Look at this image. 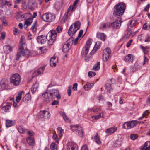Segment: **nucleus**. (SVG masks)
I'll list each match as a JSON object with an SVG mask.
<instances>
[{
  "mask_svg": "<svg viewBox=\"0 0 150 150\" xmlns=\"http://www.w3.org/2000/svg\"><path fill=\"white\" fill-rule=\"evenodd\" d=\"M126 7L125 4L124 2L119 3L114 7L113 14L114 16L118 17L122 16Z\"/></svg>",
  "mask_w": 150,
  "mask_h": 150,
  "instance_id": "f257e3e1",
  "label": "nucleus"
},
{
  "mask_svg": "<svg viewBox=\"0 0 150 150\" xmlns=\"http://www.w3.org/2000/svg\"><path fill=\"white\" fill-rule=\"evenodd\" d=\"M80 22L78 21L73 23L70 27L68 30V33L70 36H72L80 28Z\"/></svg>",
  "mask_w": 150,
  "mask_h": 150,
  "instance_id": "f03ea898",
  "label": "nucleus"
},
{
  "mask_svg": "<svg viewBox=\"0 0 150 150\" xmlns=\"http://www.w3.org/2000/svg\"><path fill=\"white\" fill-rule=\"evenodd\" d=\"M32 52L33 51L31 52L27 49H25L23 51L21 50L20 52H18L16 55V60H18L24 56L27 58L30 56H33L34 55L33 54Z\"/></svg>",
  "mask_w": 150,
  "mask_h": 150,
  "instance_id": "7ed1b4c3",
  "label": "nucleus"
},
{
  "mask_svg": "<svg viewBox=\"0 0 150 150\" xmlns=\"http://www.w3.org/2000/svg\"><path fill=\"white\" fill-rule=\"evenodd\" d=\"M142 121H138L136 120H132L126 122L123 124V128L125 129H129L133 128L137 126L138 123H143Z\"/></svg>",
  "mask_w": 150,
  "mask_h": 150,
  "instance_id": "20e7f679",
  "label": "nucleus"
},
{
  "mask_svg": "<svg viewBox=\"0 0 150 150\" xmlns=\"http://www.w3.org/2000/svg\"><path fill=\"white\" fill-rule=\"evenodd\" d=\"M57 32L55 30H50L46 35L48 44L49 45H52L54 43L57 37Z\"/></svg>",
  "mask_w": 150,
  "mask_h": 150,
  "instance_id": "39448f33",
  "label": "nucleus"
},
{
  "mask_svg": "<svg viewBox=\"0 0 150 150\" xmlns=\"http://www.w3.org/2000/svg\"><path fill=\"white\" fill-rule=\"evenodd\" d=\"M21 81V76L19 74L16 73L11 75L10 83L11 84L18 86L19 85Z\"/></svg>",
  "mask_w": 150,
  "mask_h": 150,
  "instance_id": "423d86ee",
  "label": "nucleus"
},
{
  "mask_svg": "<svg viewBox=\"0 0 150 150\" xmlns=\"http://www.w3.org/2000/svg\"><path fill=\"white\" fill-rule=\"evenodd\" d=\"M55 19V16L52 14L46 12L42 15V19L46 22H51L54 21Z\"/></svg>",
  "mask_w": 150,
  "mask_h": 150,
  "instance_id": "0eeeda50",
  "label": "nucleus"
},
{
  "mask_svg": "<svg viewBox=\"0 0 150 150\" xmlns=\"http://www.w3.org/2000/svg\"><path fill=\"white\" fill-rule=\"evenodd\" d=\"M50 116V114L48 111L46 110H41L38 114V117L39 119H45L49 118Z\"/></svg>",
  "mask_w": 150,
  "mask_h": 150,
  "instance_id": "6e6552de",
  "label": "nucleus"
},
{
  "mask_svg": "<svg viewBox=\"0 0 150 150\" xmlns=\"http://www.w3.org/2000/svg\"><path fill=\"white\" fill-rule=\"evenodd\" d=\"M71 43L72 40L71 39H69L66 41V43L63 45V47L62 51L63 52L65 53L69 51L71 48Z\"/></svg>",
  "mask_w": 150,
  "mask_h": 150,
  "instance_id": "1a4fd4ad",
  "label": "nucleus"
},
{
  "mask_svg": "<svg viewBox=\"0 0 150 150\" xmlns=\"http://www.w3.org/2000/svg\"><path fill=\"white\" fill-rule=\"evenodd\" d=\"M8 80L6 79H3L0 82V86L3 89H7L8 88L9 86Z\"/></svg>",
  "mask_w": 150,
  "mask_h": 150,
  "instance_id": "9d476101",
  "label": "nucleus"
},
{
  "mask_svg": "<svg viewBox=\"0 0 150 150\" xmlns=\"http://www.w3.org/2000/svg\"><path fill=\"white\" fill-rule=\"evenodd\" d=\"M50 93L52 99L53 97L55 96H56L57 99L58 100H59L61 99V96L58 90L53 89Z\"/></svg>",
  "mask_w": 150,
  "mask_h": 150,
  "instance_id": "9b49d317",
  "label": "nucleus"
},
{
  "mask_svg": "<svg viewBox=\"0 0 150 150\" xmlns=\"http://www.w3.org/2000/svg\"><path fill=\"white\" fill-rule=\"evenodd\" d=\"M42 96L44 98V101L46 103H48L49 102L52 100V96H51L50 92L48 91L45 92L43 95Z\"/></svg>",
  "mask_w": 150,
  "mask_h": 150,
  "instance_id": "f8f14e48",
  "label": "nucleus"
},
{
  "mask_svg": "<svg viewBox=\"0 0 150 150\" xmlns=\"http://www.w3.org/2000/svg\"><path fill=\"white\" fill-rule=\"evenodd\" d=\"M67 150H78L77 145L73 142H69L67 144Z\"/></svg>",
  "mask_w": 150,
  "mask_h": 150,
  "instance_id": "ddd939ff",
  "label": "nucleus"
},
{
  "mask_svg": "<svg viewBox=\"0 0 150 150\" xmlns=\"http://www.w3.org/2000/svg\"><path fill=\"white\" fill-rule=\"evenodd\" d=\"M134 58V57L133 54H128L125 56L124 60L126 63H132Z\"/></svg>",
  "mask_w": 150,
  "mask_h": 150,
  "instance_id": "4468645a",
  "label": "nucleus"
},
{
  "mask_svg": "<svg viewBox=\"0 0 150 150\" xmlns=\"http://www.w3.org/2000/svg\"><path fill=\"white\" fill-rule=\"evenodd\" d=\"M63 0H57L54 4V7L57 10H60L63 4Z\"/></svg>",
  "mask_w": 150,
  "mask_h": 150,
  "instance_id": "2eb2a0df",
  "label": "nucleus"
},
{
  "mask_svg": "<svg viewBox=\"0 0 150 150\" xmlns=\"http://www.w3.org/2000/svg\"><path fill=\"white\" fill-rule=\"evenodd\" d=\"M121 23L120 20H116L112 23H110V27L112 26L115 28L119 29L121 25Z\"/></svg>",
  "mask_w": 150,
  "mask_h": 150,
  "instance_id": "dca6fc26",
  "label": "nucleus"
},
{
  "mask_svg": "<svg viewBox=\"0 0 150 150\" xmlns=\"http://www.w3.org/2000/svg\"><path fill=\"white\" fill-rule=\"evenodd\" d=\"M47 36L43 35L39 36L37 38L38 42L41 44H45L47 41Z\"/></svg>",
  "mask_w": 150,
  "mask_h": 150,
  "instance_id": "f3484780",
  "label": "nucleus"
},
{
  "mask_svg": "<svg viewBox=\"0 0 150 150\" xmlns=\"http://www.w3.org/2000/svg\"><path fill=\"white\" fill-rule=\"evenodd\" d=\"M58 62V59L55 56L51 58L50 60V64L52 67H55Z\"/></svg>",
  "mask_w": 150,
  "mask_h": 150,
  "instance_id": "a211bd4d",
  "label": "nucleus"
},
{
  "mask_svg": "<svg viewBox=\"0 0 150 150\" xmlns=\"http://www.w3.org/2000/svg\"><path fill=\"white\" fill-rule=\"evenodd\" d=\"M117 130L116 127H112L108 128L105 131V133L108 135L111 134Z\"/></svg>",
  "mask_w": 150,
  "mask_h": 150,
  "instance_id": "6ab92c4d",
  "label": "nucleus"
},
{
  "mask_svg": "<svg viewBox=\"0 0 150 150\" xmlns=\"http://www.w3.org/2000/svg\"><path fill=\"white\" fill-rule=\"evenodd\" d=\"M27 143L30 146H33L35 143L34 138L32 137L29 136L26 139Z\"/></svg>",
  "mask_w": 150,
  "mask_h": 150,
  "instance_id": "aec40b11",
  "label": "nucleus"
},
{
  "mask_svg": "<svg viewBox=\"0 0 150 150\" xmlns=\"http://www.w3.org/2000/svg\"><path fill=\"white\" fill-rule=\"evenodd\" d=\"M13 48V47L9 45H5L4 47V52L6 54H8L12 52Z\"/></svg>",
  "mask_w": 150,
  "mask_h": 150,
  "instance_id": "412c9836",
  "label": "nucleus"
},
{
  "mask_svg": "<svg viewBox=\"0 0 150 150\" xmlns=\"http://www.w3.org/2000/svg\"><path fill=\"white\" fill-rule=\"evenodd\" d=\"M109 27H110V23L109 22L102 23L99 25V29L102 30H103L104 29L108 28Z\"/></svg>",
  "mask_w": 150,
  "mask_h": 150,
  "instance_id": "4be33fe9",
  "label": "nucleus"
},
{
  "mask_svg": "<svg viewBox=\"0 0 150 150\" xmlns=\"http://www.w3.org/2000/svg\"><path fill=\"white\" fill-rule=\"evenodd\" d=\"M26 46L25 44L23 41V40L21 38L20 42L18 52H20L21 50L23 51L25 50V48L26 47Z\"/></svg>",
  "mask_w": 150,
  "mask_h": 150,
  "instance_id": "5701e85b",
  "label": "nucleus"
},
{
  "mask_svg": "<svg viewBox=\"0 0 150 150\" xmlns=\"http://www.w3.org/2000/svg\"><path fill=\"white\" fill-rule=\"evenodd\" d=\"M45 68V67H43L38 69L36 71L33 72V76L34 77L36 75L42 74Z\"/></svg>",
  "mask_w": 150,
  "mask_h": 150,
  "instance_id": "b1692460",
  "label": "nucleus"
},
{
  "mask_svg": "<svg viewBox=\"0 0 150 150\" xmlns=\"http://www.w3.org/2000/svg\"><path fill=\"white\" fill-rule=\"evenodd\" d=\"M92 139H94L95 142L98 144H100L101 143V142L100 140L98 133H96L94 136H93L91 138Z\"/></svg>",
  "mask_w": 150,
  "mask_h": 150,
  "instance_id": "393cba45",
  "label": "nucleus"
},
{
  "mask_svg": "<svg viewBox=\"0 0 150 150\" xmlns=\"http://www.w3.org/2000/svg\"><path fill=\"white\" fill-rule=\"evenodd\" d=\"M39 87V83L37 81H36L32 86L31 88V91L33 94L35 93L37 89Z\"/></svg>",
  "mask_w": 150,
  "mask_h": 150,
  "instance_id": "a878e982",
  "label": "nucleus"
},
{
  "mask_svg": "<svg viewBox=\"0 0 150 150\" xmlns=\"http://www.w3.org/2000/svg\"><path fill=\"white\" fill-rule=\"evenodd\" d=\"M89 47H83L81 53L83 57H85L87 55L89 52Z\"/></svg>",
  "mask_w": 150,
  "mask_h": 150,
  "instance_id": "bb28decb",
  "label": "nucleus"
},
{
  "mask_svg": "<svg viewBox=\"0 0 150 150\" xmlns=\"http://www.w3.org/2000/svg\"><path fill=\"white\" fill-rule=\"evenodd\" d=\"M97 37L101 40L104 41L106 39V35L103 33H97Z\"/></svg>",
  "mask_w": 150,
  "mask_h": 150,
  "instance_id": "cd10ccee",
  "label": "nucleus"
},
{
  "mask_svg": "<svg viewBox=\"0 0 150 150\" xmlns=\"http://www.w3.org/2000/svg\"><path fill=\"white\" fill-rule=\"evenodd\" d=\"M60 115L62 116L64 121L67 122H70V120L69 118L67 117L65 113L62 111H60L59 112Z\"/></svg>",
  "mask_w": 150,
  "mask_h": 150,
  "instance_id": "c85d7f7f",
  "label": "nucleus"
},
{
  "mask_svg": "<svg viewBox=\"0 0 150 150\" xmlns=\"http://www.w3.org/2000/svg\"><path fill=\"white\" fill-rule=\"evenodd\" d=\"M141 150H150V142H146Z\"/></svg>",
  "mask_w": 150,
  "mask_h": 150,
  "instance_id": "c756f323",
  "label": "nucleus"
},
{
  "mask_svg": "<svg viewBox=\"0 0 150 150\" xmlns=\"http://www.w3.org/2000/svg\"><path fill=\"white\" fill-rule=\"evenodd\" d=\"M11 106L10 105H7L2 107L1 109V112L4 113V112H8Z\"/></svg>",
  "mask_w": 150,
  "mask_h": 150,
  "instance_id": "7c9ffc66",
  "label": "nucleus"
},
{
  "mask_svg": "<svg viewBox=\"0 0 150 150\" xmlns=\"http://www.w3.org/2000/svg\"><path fill=\"white\" fill-rule=\"evenodd\" d=\"M31 98V97L30 95V92L29 91L25 95L24 98V101L25 102L27 103L30 100Z\"/></svg>",
  "mask_w": 150,
  "mask_h": 150,
  "instance_id": "2f4dec72",
  "label": "nucleus"
},
{
  "mask_svg": "<svg viewBox=\"0 0 150 150\" xmlns=\"http://www.w3.org/2000/svg\"><path fill=\"white\" fill-rule=\"evenodd\" d=\"M18 132L21 133H27L28 132V129L21 126L18 127Z\"/></svg>",
  "mask_w": 150,
  "mask_h": 150,
  "instance_id": "473e14b6",
  "label": "nucleus"
},
{
  "mask_svg": "<svg viewBox=\"0 0 150 150\" xmlns=\"http://www.w3.org/2000/svg\"><path fill=\"white\" fill-rule=\"evenodd\" d=\"M77 131L79 135L81 137H82L84 133L83 128L80 126L78 128Z\"/></svg>",
  "mask_w": 150,
  "mask_h": 150,
  "instance_id": "72a5a7b5",
  "label": "nucleus"
},
{
  "mask_svg": "<svg viewBox=\"0 0 150 150\" xmlns=\"http://www.w3.org/2000/svg\"><path fill=\"white\" fill-rule=\"evenodd\" d=\"M14 124V123L12 120H6V127H9L13 125Z\"/></svg>",
  "mask_w": 150,
  "mask_h": 150,
  "instance_id": "f704fd0d",
  "label": "nucleus"
},
{
  "mask_svg": "<svg viewBox=\"0 0 150 150\" xmlns=\"http://www.w3.org/2000/svg\"><path fill=\"white\" fill-rule=\"evenodd\" d=\"M35 1L34 0H29L28 2V5L30 8L32 9L35 6Z\"/></svg>",
  "mask_w": 150,
  "mask_h": 150,
  "instance_id": "c9c22d12",
  "label": "nucleus"
},
{
  "mask_svg": "<svg viewBox=\"0 0 150 150\" xmlns=\"http://www.w3.org/2000/svg\"><path fill=\"white\" fill-rule=\"evenodd\" d=\"M92 118L95 120H98L101 118H104V113L103 112L100 113L98 115L92 116Z\"/></svg>",
  "mask_w": 150,
  "mask_h": 150,
  "instance_id": "e433bc0d",
  "label": "nucleus"
},
{
  "mask_svg": "<svg viewBox=\"0 0 150 150\" xmlns=\"http://www.w3.org/2000/svg\"><path fill=\"white\" fill-rule=\"evenodd\" d=\"M110 54H108V53H105L103 52V60L107 61L108 59Z\"/></svg>",
  "mask_w": 150,
  "mask_h": 150,
  "instance_id": "4c0bfd02",
  "label": "nucleus"
},
{
  "mask_svg": "<svg viewBox=\"0 0 150 150\" xmlns=\"http://www.w3.org/2000/svg\"><path fill=\"white\" fill-rule=\"evenodd\" d=\"M110 54H108V53H105L103 52V60L107 61L108 59Z\"/></svg>",
  "mask_w": 150,
  "mask_h": 150,
  "instance_id": "58836bf2",
  "label": "nucleus"
},
{
  "mask_svg": "<svg viewBox=\"0 0 150 150\" xmlns=\"http://www.w3.org/2000/svg\"><path fill=\"white\" fill-rule=\"evenodd\" d=\"M58 133L60 137H61L63 135L64 131L61 127H59L57 128Z\"/></svg>",
  "mask_w": 150,
  "mask_h": 150,
  "instance_id": "ea45409f",
  "label": "nucleus"
},
{
  "mask_svg": "<svg viewBox=\"0 0 150 150\" xmlns=\"http://www.w3.org/2000/svg\"><path fill=\"white\" fill-rule=\"evenodd\" d=\"M100 62H98L93 66L92 69L95 71H98L100 69Z\"/></svg>",
  "mask_w": 150,
  "mask_h": 150,
  "instance_id": "a19ab883",
  "label": "nucleus"
},
{
  "mask_svg": "<svg viewBox=\"0 0 150 150\" xmlns=\"http://www.w3.org/2000/svg\"><path fill=\"white\" fill-rule=\"evenodd\" d=\"M94 85V83H92L90 84H86L84 86L85 89L86 90H88L91 89Z\"/></svg>",
  "mask_w": 150,
  "mask_h": 150,
  "instance_id": "79ce46f5",
  "label": "nucleus"
},
{
  "mask_svg": "<svg viewBox=\"0 0 150 150\" xmlns=\"http://www.w3.org/2000/svg\"><path fill=\"white\" fill-rule=\"evenodd\" d=\"M25 16V15L24 14L18 15L17 16L16 19L18 21H21L24 20Z\"/></svg>",
  "mask_w": 150,
  "mask_h": 150,
  "instance_id": "37998d69",
  "label": "nucleus"
},
{
  "mask_svg": "<svg viewBox=\"0 0 150 150\" xmlns=\"http://www.w3.org/2000/svg\"><path fill=\"white\" fill-rule=\"evenodd\" d=\"M105 88L107 90V91L108 93H110V91L112 88L111 85L109 83H107L106 84Z\"/></svg>",
  "mask_w": 150,
  "mask_h": 150,
  "instance_id": "c03bdc74",
  "label": "nucleus"
},
{
  "mask_svg": "<svg viewBox=\"0 0 150 150\" xmlns=\"http://www.w3.org/2000/svg\"><path fill=\"white\" fill-rule=\"evenodd\" d=\"M79 38L77 37L74 40L72 38H70L69 39H71L72 40L71 45L73 44L74 45H76L78 43V40L79 39Z\"/></svg>",
  "mask_w": 150,
  "mask_h": 150,
  "instance_id": "a18cd8bd",
  "label": "nucleus"
},
{
  "mask_svg": "<svg viewBox=\"0 0 150 150\" xmlns=\"http://www.w3.org/2000/svg\"><path fill=\"white\" fill-rule=\"evenodd\" d=\"M52 138L57 143H58L59 142V138L55 133H53Z\"/></svg>",
  "mask_w": 150,
  "mask_h": 150,
  "instance_id": "49530a36",
  "label": "nucleus"
},
{
  "mask_svg": "<svg viewBox=\"0 0 150 150\" xmlns=\"http://www.w3.org/2000/svg\"><path fill=\"white\" fill-rule=\"evenodd\" d=\"M68 13L66 12L63 18L61 19V21L62 22H64L67 20L68 17Z\"/></svg>",
  "mask_w": 150,
  "mask_h": 150,
  "instance_id": "de8ad7c7",
  "label": "nucleus"
},
{
  "mask_svg": "<svg viewBox=\"0 0 150 150\" xmlns=\"http://www.w3.org/2000/svg\"><path fill=\"white\" fill-rule=\"evenodd\" d=\"M57 146L55 143H52L50 145V148L51 150H57Z\"/></svg>",
  "mask_w": 150,
  "mask_h": 150,
  "instance_id": "09e8293b",
  "label": "nucleus"
},
{
  "mask_svg": "<svg viewBox=\"0 0 150 150\" xmlns=\"http://www.w3.org/2000/svg\"><path fill=\"white\" fill-rule=\"evenodd\" d=\"M22 94V92H20L18 93V96L16 97V100L17 102H19L21 98Z\"/></svg>",
  "mask_w": 150,
  "mask_h": 150,
  "instance_id": "8fccbe9b",
  "label": "nucleus"
},
{
  "mask_svg": "<svg viewBox=\"0 0 150 150\" xmlns=\"http://www.w3.org/2000/svg\"><path fill=\"white\" fill-rule=\"evenodd\" d=\"M101 42L99 41H97L95 45V48H96V49H99L101 47Z\"/></svg>",
  "mask_w": 150,
  "mask_h": 150,
  "instance_id": "3c124183",
  "label": "nucleus"
},
{
  "mask_svg": "<svg viewBox=\"0 0 150 150\" xmlns=\"http://www.w3.org/2000/svg\"><path fill=\"white\" fill-rule=\"evenodd\" d=\"M120 145L121 144L120 142L118 140H116L115 142H114L113 145V146L114 147L119 146H120Z\"/></svg>",
  "mask_w": 150,
  "mask_h": 150,
  "instance_id": "603ef678",
  "label": "nucleus"
},
{
  "mask_svg": "<svg viewBox=\"0 0 150 150\" xmlns=\"http://www.w3.org/2000/svg\"><path fill=\"white\" fill-rule=\"evenodd\" d=\"M32 22V20L31 19H28L25 21V23L28 26L30 25Z\"/></svg>",
  "mask_w": 150,
  "mask_h": 150,
  "instance_id": "864d4df0",
  "label": "nucleus"
},
{
  "mask_svg": "<svg viewBox=\"0 0 150 150\" xmlns=\"http://www.w3.org/2000/svg\"><path fill=\"white\" fill-rule=\"evenodd\" d=\"M40 52L42 54H43L47 51V50L45 47H41L39 49Z\"/></svg>",
  "mask_w": 150,
  "mask_h": 150,
  "instance_id": "5fc2aeb1",
  "label": "nucleus"
},
{
  "mask_svg": "<svg viewBox=\"0 0 150 150\" xmlns=\"http://www.w3.org/2000/svg\"><path fill=\"white\" fill-rule=\"evenodd\" d=\"M79 127L77 125H72L71 126V128L73 131H75L77 130L78 128Z\"/></svg>",
  "mask_w": 150,
  "mask_h": 150,
  "instance_id": "6e6d98bb",
  "label": "nucleus"
},
{
  "mask_svg": "<svg viewBox=\"0 0 150 150\" xmlns=\"http://www.w3.org/2000/svg\"><path fill=\"white\" fill-rule=\"evenodd\" d=\"M103 52H104L105 53H108V54H110L111 52L110 49L109 47H107L104 49L103 50Z\"/></svg>",
  "mask_w": 150,
  "mask_h": 150,
  "instance_id": "4d7b16f0",
  "label": "nucleus"
},
{
  "mask_svg": "<svg viewBox=\"0 0 150 150\" xmlns=\"http://www.w3.org/2000/svg\"><path fill=\"white\" fill-rule=\"evenodd\" d=\"M74 7L72 5H71L70 6L69 8H68V9L67 11V12H68V13L69 11H74Z\"/></svg>",
  "mask_w": 150,
  "mask_h": 150,
  "instance_id": "13d9d810",
  "label": "nucleus"
},
{
  "mask_svg": "<svg viewBox=\"0 0 150 150\" xmlns=\"http://www.w3.org/2000/svg\"><path fill=\"white\" fill-rule=\"evenodd\" d=\"M89 77H91L94 76L96 74V73L92 71H89L88 74Z\"/></svg>",
  "mask_w": 150,
  "mask_h": 150,
  "instance_id": "bf43d9fd",
  "label": "nucleus"
},
{
  "mask_svg": "<svg viewBox=\"0 0 150 150\" xmlns=\"http://www.w3.org/2000/svg\"><path fill=\"white\" fill-rule=\"evenodd\" d=\"M140 47L144 53L145 54H147V53L148 51L146 49L145 47H144L142 46H141Z\"/></svg>",
  "mask_w": 150,
  "mask_h": 150,
  "instance_id": "052dcab7",
  "label": "nucleus"
},
{
  "mask_svg": "<svg viewBox=\"0 0 150 150\" xmlns=\"http://www.w3.org/2000/svg\"><path fill=\"white\" fill-rule=\"evenodd\" d=\"M13 33L14 35H17L19 33V31L18 29L17 28H14L13 31Z\"/></svg>",
  "mask_w": 150,
  "mask_h": 150,
  "instance_id": "680f3d73",
  "label": "nucleus"
},
{
  "mask_svg": "<svg viewBox=\"0 0 150 150\" xmlns=\"http://www.w3.org/2000/svg\"><path fill=\"white\" fill-rule=\"evenodd\" d=\"M144 42H150V36L149 35H147L145 38Z\"/></svg>",
  "mask_w": 150,
  "mask_h": 150,
  "instance_id": "e2e57ef3",
  "label": "nucleus"
},
{
  "mask_svg": "<svg viewBox=\"0 0 150 150\" xmlns=\"http://www.w3.org/2000/svg\"><path fill=\"white\" fill-rule=\"evenodd\" d=\"M148 59L144 55V61L143 63V65L146 64L148 62Z\"/></svg>",
  "mask_w": 150,
  "mask_h": 150,
  "instance_id": "0e129e2a",
  "label": "nucleus"
},
{
  "mask_svg": "<svg viewBox=\"0 0 150 150\" xmlns=\"http://www.w3.org/2000/svg\"><path fill=\"white\" fill-rule=\"evenodd\" d=\"M56 30L57 31L58 33L61 32L62 31V28L59 25H58V26H57V28H56Z\"/></svg>",
  "mask_w": 150,
  "mask_h": 150,
  "instance_id": "69168bd1",
  "label": "nucleus"
},
{
  "mask_svg": "<svg viewBox=\"0 0 150 150\" xmlns=\"http://www.w3.org/2000/svg\"><path fill=\"white\" fill-rule=\"evenodd\" d=\"M137 136L134 134H131L130 135V138L132 140H134L137 138Z\"/></svg>",
  "mask_w": 150,
  "mask_h": 150,
  "instance_id": "338daca9",
  "label": "nucleus"
},
{
  "mask_svg": "<svg viewBox=\"0 0 150 150\" xmlns=\"http://www.w3.org/2000/svg\"><path fill=\"white\" fill-rule=\"evenodd\" d=\"M71 86H69L68 87V94L69 96H70L71 95Z\"/></svg>",
  "mask_w": 150,
  "mask_h": 150,
  "instance_id": "774afa93",
  "label": "nucleus"
}]
</instances>
